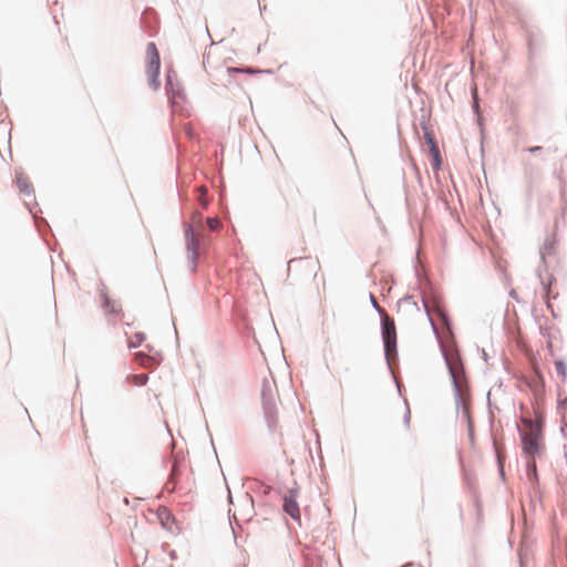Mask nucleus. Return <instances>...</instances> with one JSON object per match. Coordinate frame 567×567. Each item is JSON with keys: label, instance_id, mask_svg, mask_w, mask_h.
Returning <instances> with one entry per match:
<instances>
[{"label": "nucleus", "instance_id": "obj_1", "mask_svg": "<svg viewBox=\"0 0 567 567\" xmlns=\"http://www.w3.org/2000/svg\"><path fill=\"white\" fill-rule=\"evenodd\" d=\"M519 433L524 454L528 458L540 456L545 449L542 422L539 420L523 419Z\"/></svg>", "mask_w": 567, "mask_h": 567}, {"label": "nucleus", "instance_id": "obj_2", "mask_svg": "<svg viewBox=\"0 0 567 567\" xmlns=\"http://www.w3.org/2000/svg\"><path fill=\"white\" fill-rule=\"evenodd\" d=\"M203 215L199 212H195L192 215L190 224L185 230L187 255L192 264V270H195L196 260L198 257V247L200 230H202Z\"/></svg>", "mask_w": 567, "mask_h": 567}, {"label": "nucleus", "instance_id": "obj_3", "mask_svg": "<svg viewBox=\"0 0 567 567\" xmlns=\"http://www.w3.org/2000/svg\"><path fill=\"white\" fill-rule=\"evenodd\" d=\"M382 339L386 357L390 358L396 352V329L394 320L388 313L382 317Z\"/></svg>", "mask_w": 567, "mask_h": 567}, {"label": "nucleus", "instance_id": "obj_4", "mask_svg": "<svg viewBox=\"0 0 567 567\" xmlns=\"http://www.w3.org/2000/svg\"><path fill=\"white\" fill-rule=\"evenodd\" d=\"M161 68V60L158 51L153 42L147 44V63H146V75L150 85L154 89L159 86L158 74Z\"/></svg>", "mask_w": 567, "mask_h": 567}, {"label": "nucleus", "instance_id": "obj_5", "mask_svg": "<svg viewBox=\"0 0 567 567\" xmlns=\"http://www.w3.org/2000/svg\"><path fill=\"white\" fill-rule=\"evenodd\" d=\"M319 268V264L317 260H313L311 258H298V259H291L288 262V270L289 271H299L302 269H306L309 271L310 275H316L317 270Z\"/></svg>", "mask_w": 567, "mask_h": 567}, {"label": "nucleus", "instance_id": "obj_6", "mask_svg": "<svg viewBox=\"0 0 567 567\" xmlns=\"http://www.w3.org/2000/svg\"><path fill=\"white\" fill-rule=\"evenodd\" d=\"M296 492L290 491L289 495L284 496V511L295 520H300V509L296 501Z\"/></svg>", "mask_w": 567, "mask_h": 567}, {"label": "nucleus", "instance_id": "obj_7", "mask_svg": "<svg viewBox=\"0 0 567 567\" xmlns=\"http://www.w3.org/2000/svg\"><path fill=\"white\" fill-rule=\"evenodd\" d=\"M424 138L426 141V144H427L431 155L433 157V167L435 169H439L441 166V156H440V151H439L437 144L434 140V136L432 133L426 132L424 134Z\"/></svg>", "mask_w": 567, "mask_h": 567}, {"label": "nucleus", "instance_id": "obj_8", "mask_svg": "<svg viewBox=\"0 0 567 567\" xmlns=\"http://www.w3.org/2000/svg\"><path fill=\"white\" fill-rule=\"evenodd\" d=\"M447 365L451 372V375L454 380V382L457 384L460 382V379L462 377V367L460 363V359L456 355L446 357Z\"/></svg>", "mask_w": 567, "mask_h": 567}, {"label": "nucleus", "instance_id": "obj_9", "mask_svg": "<svg viewBox=\"0 0 567 567\" xmlns=\"http://www.w3.org/2000/svg\"><path fill=\"white\" fill-rule=\"evenodd\" d=\"M135 359L138 362L140 365L144 368H153L155 367L158 361L155 357H151L148 354H145L143 352H138L135 354Z\"/></svg>", "mask_w": 567, "mask_h": 567}, {"label": "nucleus", "instance_id": "obj_10", "mask_svg": "<svg viewBox=\"0 0 567 567\" xmlns=\"http://www.w3.org/2000/svg\"><path fill=\"white\" fill-rule=\"evenodd\" d=\"M555 250V240L554 238H549L544 243L543 248L540 249L542 258L545 259L546 256H549Z\"/></svg>", "mask_w": 567, "mask_h": 567}, {"label": "nucleus", "instance_id": "obj_11", "mask_svg": "<svg viewBox=\"0 0 567 567\" xmlns=\"http://www.w3.org/2000/svg\"><path fill=\"white\" fill-rule=\"evenodd\" d=\"M145 338L146 337L143 332H137L134 336L128 338V346L131 348H136L144 342Z\"/></svg>", "mask_w": 567, "mask_h": 567}, {"label": "nucleus", "instance_id": "obj_12", "mask_svg": "<svg viewBox=\"0 0 567 567\" xmlns=\"http://www.w3.org/2000/svg\"><path fill=\"white\" fill-rule=\"evenodd\" d=\"M199 204L203 208H207L208 206V198H207V188L205 186H200L198 188V197H197Z\"/></svg>", "mask_w": 567, "mask_h": 567}, {"label": "nucleus", "instance_id": "obj_13", "mask_svg": "<svg viewBox=\"0 0 567 567\" xmlns=\"http://www.w3.org/2000/svg\"><path fill=\"white\" fill-rule=\"evenodd\" d=\"M555 367H556V370H557V373L558 375L565 380L566 377H567V367L566 364L561 361V360H557L555 362Z\"/></svg>", "mask_w": 567, "mask_h": 567}, {"label": "nucleus", "instance_id": "obj_14", "mask_svg": "<svg viewBox=\"0 0 567 567\" xmlns=\"http://www.w3.org/2000/svg\"><path fill=\"white\" fill-rule=\"evenodd\" d=\"M206 223H207L209 229L213 231L218 230L221 226V223L217 217H209V218H207Z\"/></svg>", "mask_w": 567, "mask_h": 567}, {"label": "nucleus", "instance_id": "obj_15", "mask_svg": "<svg viewBox=\"0 0 567 567\" xmlns=\"http://www.w3.org/2000/svg\"><path fill=\"white\" fill-rule=\"evenodd\" d=\"M133 380L136 385H144L147 381V374H136L133 377Z\"/></svg>", "mask_w": 567, "mask_h": 567}, {"label": "nucleus", "instance_id": "obj_16", "mask_svg": "<svg viewBox=\"0 0 567 567\" xmlns=\"http://www.w3.org/2000/svg\"><path fill=\"white\" fill-rule=\"evenodd\" d=\"M370 299H371L373 307L379 311L381 317H383V313H386L385 310L379 306V303L373 295L370 296Z\"/></svg>", "mask_w": 567, "mask_h": 567}, {"label": "nucleus", "instance_id": "obj_17", "mask_svg": "<svg viewBox=\"0 0 567 567\" xmlns=\"http://www.w3.org/2000/svg\"><path fill=\"white\" fill-rule=\"evenodd\" d=\"M551 281H553L551 276H548L546 280H545V279H542V284H543V286H544V289H545L546 293H548V292H549V286H550V284H551Z\"/></svg>", "mask_w": 567, "mask_h": 567}, {"label": "nucleus", "instance_id": "obj_18", "mask_svg": "<svg viewBox=\"0 0 567 567\" xmlns=\"http://www.w3.org/2000/svg\"><path fill=\"white\" fill-rule=\"evenodd\" d=\"M527 468H528V471H530V472H533L534 474H536V463H535V458H528Z\"/></svg>", "mask_w": 567, "mask_h": 567}, {"label": "nucleus", "instance_id": "obj_19", "mask_svg": "<svg viewBox=\"0 0 567 567\" xmlns=\"http://www.w3.org/2000/svg\"><path fill=\"white\" fill-rule=\"evenodd\" d=\"M4 348L10 353V342H9L8 338H6V340H4Z\"/></svg>", "mask_w": 567, "mask_h": 567}, {"label": "nucleus", "instance_id": "obj_20", "mask_svg": "<svg viewBox=\"0 0 567 567\" xmlns=\"http://www.w3.org/2000/svg\"><path fill=\"white\" fill-rule=\"evenodd\" d=\"M540 150H542V147H540V146H534V147H529V148H528V151H529L530 153L538 152V151H540Z\"/></svg>", "mask_w": 567, "mask_h": 567}, {"label": "nucleus", "instance_id": "obj_21", "mask_svg": "<svg viewBox=\"0 0 567 567\" xmlns=\"http://www.w3.org/2000/svg\"><path fill=\"white\" fill-rule=\"evenodd\" d=\"M405 422L409 423L410 421V411L406 409L404 413Z\"/></svg>", "mask_w": 567, "mask_h": 567}]
</instances>
